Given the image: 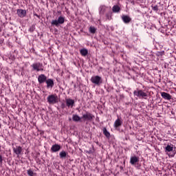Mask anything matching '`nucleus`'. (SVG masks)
Returning a JSON list of instances; mask_svg holds the SVG:
<instances>
[{
	"instance_id": "33",
	"label": "nucleus",
	"mask_w": 176,
	"mask_h": 176,
	"mask_svg": "<svg viewBox=\"0 0 176 176\" xmlns=\"http://www.w3.org/2000/svg\"><path fill=\"white\" fill-rule=\"evenodd\" d=\"M62 108L64 109V108H65V104H62Z\"/></svg>"
},
{
	"instance_id": "18",
	"label": "nucleus",
	"mask_w": 176,
	"mask_h": 176,
	"mask_svg": "<svg viewBox=\"0 0 176 176\" xmlns=\"http://www.w3.org/2000/svg\"><path fill=\"white\" fill-rule=\"evenodd\" d=\"M113 13H119L120 12V7L118 5H115L112 8Z\"/></svg>"
},
{
	"instance_id": "32",
	"label": "nucleus",
	"mask_w": 176,
	"mask_h": 176,
	"mask_svg": "<svg viewBox=\"0 0 176 176\" xmlns=\"http://www.w3.org/2000/svg\"><path fill=\"white\" fill-rule=\"evenodd\" d=\"M120 168L122 170V171H124V168L123 166H120Z\"/></svg>"
},
{
	"instance_id": "8",
	"label": "nucleus",
	"mask_w": 176,
	"mask_h": 176,
	"mask_svg": "<svg viewBox=\"0 0 176 176\" xmlns=\"http://www.w3.org/2000/svg\"><path fill=\"white\" fill-rule=\"evenodd\" d=\"M12 150L14 153H15V155H16L17 156H20V155H21V153L23 152V148L20 146L12 147Z\"/></svg>"
},
{
	"instance_id": "23",
	"label": "nucleus",
	"mask_w": 176,
	"mask_h": 176,
	"mask_svg": "<svg viewBox=\"0 0 176 176\" xmlns=\"http://www.w3.org/2000/svg\"><path fill=\"white\" fill-rule=\"evenodd\" d=\"M80 119H82V118H80L78 115H73L72 116V120H74V122H80Z\"/></svg>"
},
{
	"instance_id": "13",
	"label": "nucleus",
	"mask_w": 176,
	"mask_h": 176,
	"mask_svg": "<svg viewBox=\"0 0 176 176\" xmlns=\"http://www.w3.org/2000/svg\"><path fill=\"white\" fill-rule=\"evenodd\" d=\"M60 149H61V146H60V144H55L52 146L51 152H52V153H54L56 152L60 151Z\"/></svg>"
},
{
	"instance_id": "7",
	"label": "nucleus",
	"mask_w": 176,
	"mask_h": 176,
	"mask_svg": "<svg viewBox=\"0 0 176 176\" xmlns=\"http://www.w3.org/2000/svg\"><path fill=\"white\" fill-rule=\"evenodd\" d=\"M65 102L67 108H74L75 107V100L74 99L66 98Z\"/></svg>"
},
{
	"instance_id": "22",
	"label": "nucleus",
	"mask_w": 176,
	"mask_h": 176,
	"mask_svg": "<svg viewBox=\"0 0 176 176\" xmlns=\"http://www.w3.org/2000/svg\"><path fill=\"white\" fill-rule=\"evenodd\" d=\"M105 9H107V7H105V6H100L99 8L100 14H104V13H105Z\"/></svg>"
},
{
	"instance_id": "24",
	"label": "nucleus",
	"mask_w": 176,
	"mask_h": 176,
	"mask_svg": "<svg viewBox=\"0 0 176 176\" xmlns=\"http://www.w3.org/2000/svg\"><path fill=\"white\" fill-rule=\"evenodd\" d=\"M89 31L90 34H96V32L97 31V28H96V27H94V26H90L89 28Z\"/></svg>"
},
{
	"instance_id": "2",
	"label": "nucleus",
	"mask_w": 176,
	"mask_h": 176,
	"mask_svg": "<svg viewBox=\"0 0 176 176\" xmlns=\"http://www.w3.org/2000/svg\"><path fill=\"white\" fill-rule=\"evenodd\" d=\"M133 95L138 97V98H144V100H146V98L148 97V94L141 89L135 90L133 91Z\"/></svg>"
},
{
	"instance_id": "1",
	"label": "nucleus",
	"mask_w": 176,
	"mask_h": 176,
	"mask_svg": "<svg viewBox=\"0 0 176 176\" xmlns=\"http://www.w3.org/2000/svg\"><path fill=\"white\" fill-rule=\"evenodd\" d=\"M65 23V18L63 16H60L58 19H54L51 22V25L55 27H60L61 24H64Z\"/></svg>"
},
{
	"instance_id": "3",
	"label": "nucleus",
	"mask_w": 176,
	"mask_h": 176,
	"mask_svg": "<svg viewBox=\"0 0 176 176\" xmlns=\"http://www.w3.org/2000/svg\"><path fill=\"white\" fill-rule=\"evenodd\" d=\"M32 68V71H36V72H39V71H45V67H43V64L37 62L31 65Z\"/></svg>"
},
{
	"instance_id": "29",
	"label": "nucleus",
	"mask_w": 176,
	"mask_h": 176,
	"mask_svg": "<svg viewBox=\"0 0 176 176\" xmlns=\"http://www.w3.org/2000/svg\"><path fill=\"white\" fill-rule=\"evenodd\" d=\"M163 54H164V52H159L157 54V56H163Z\"/></svg>"
},
{
	"instance_id": "5",
	"label": "nucleus",
	"mask_w": 176,
	"mask_h": 176,
	"mask_svg": "<svg viewBox=\"0 0 176 176\" xmlns=\"http://www.w3.org/2000/svg\"><path fill=\"white\" fill-rule=\"evenodd\" d=\"M91 82L96 86H100L102 83V78L100 76H95L91 78Z\"/></svg>"
},
{
	"instance_id": "30",
	"label": "nucleus",
	"mask_w": 176,
	"mask_h": 176,
	"mask_svg": "<svg viewBox=\"0 0 176 176\" xmlns=\"http://www.w3.org/2000/svg\"><path fill=\"white\" fill-rule=\"evenodd\" d=\"M33 14L34 16H36V17H37L38 19H41V16L38 15V14L34 13Z\"/></svg>"
},
{
	"instance_id": "12",
	"label": "nucleus",
	"mask_w": 176,
	"mask_h": 176,
	"mask_svg": "<svg viewBox=\"0 0 176 176\" xmlns=\"http://www.w3.org/2000/svg\"><path fill=\"white\" fill-rule=\"evenodd\" d=\"M45 83L47 85V89H53V86H54V81L53 80V79H47Z\"/></svg>"
},
{
	"instance_id": "27",
	"label": "nucleus",
	"mask_w": 176,
	"mask_h": 176,
	"mask_svg": "<svg viewBox=\"0 0 176 176\" xmlns=\"http://www.w3.org/2000/svg\"><path fill=\"white\" fill-rule=\"evenodd\" d=\"M152 9L155 12H157V10H159V8H158L157 6H155L152 7Z\"/></svg>"
},
{
	"instance_id": "26",
	"label": "nucleus",
	"mask_w": 176,
	"mask_h": 176,
	"mask_svg": "<svg viewBox=\"0 0 176 176\" xmlns=\"http://www.w3.org/2000/svg\"><path fill=\"white\" fill-rule=\"evenodd\" d=\"M30 32H34L35 31V25H32L29 29Z\"/></svg>"
},
{
	"instance_id": "19",
	"label": "nucleus",
	"mask_w": 176,
	"mask_h": 176,
	"mask_svg": "<svg viewBox=\"0 0 176 176\" xmlns=\"http://www.w3.org/2000/svg\"><path fill=\"white\" fill-rule=\"evenodd\" d=\"M166 152H173L174 149V145L173 144H168L166 147Z\"/></svg>"
},
{
	"instance_id": "37",
	"label": "nucleus",
	"mask_w": 176,
	"mask_h": 176,
	"mask_svg": "<svg viewBox=\"0 0 176 176\" xmlns=\"http://www.w3.org/2000/svg\"><path fill=\"white\" fill-rule=\"evenodd\" d=\"M107 16L109 18L108 15H107Z\"/></svg>"
},
{
	"instance_id": "10",
	"label": "nucleus",
	"mask_w": 176,
	"mask_h": 176,
	"mask_svg": "<svg viewBox=\"0 0 176 176\" xmlns=\"http://www.w3.org/2000/svg\"><path fill=\"white\" fill-rule=\"evenodd\" d=\"M46 80H47V77L45 74H40L38 77V82L40 85H42V83L46 82Z\"/></svg>"
},
{
	"instance_id": "16",
	"label": "nucleus",
	"mask_w": 176,
	"mask_h": 176,
	"mask_svg": "<svg viewBox=\"0 0 176 176\" xmlns=\"http://www.w3.org/2000/svg\"><path fill=\"white\" fill-rule=\"evenodd\" d=\"M161 96L164 100H170L172 98L171 95H170V94H168L167 92H161Z\"/></svg>"
},
{
	"instance_id": "35",
	"label": "nucleus",
	"mask_w": 176,
	"mask_h": 176,
	"mask_svg": "<svg viewBox=\"0 0 176 176\" xmlns=\"http://www.w3.org/2000/svg\"><path fill=\"white\" fill-rule=\"evenodd\" d=\"M2 32V29L0 28V32Z\"/></svg>"
},
{
	"instance_id": "15",
	"label": "nucleus",
	"mask_w": 176,
	"mask_h": 176,
	"mask_svg": "<svg viewBox=\"0 0 176 176\" xmlns=\"http://www.w3.org/2000/svg\"><path fill=\"white\" fill-rule=\"evenodd\" d=\"M122 20L124 24H129L131 21V18L129 15H123L122 16Z\"/></svg>"
},
{
	"instance_id": "6",
	"label": "nucleus",
	"mask_w": 176,
	"mask_h": 176,
	"mask_svg": "<svg viewBox=\"0 0 176 176\" xmlns=\"http://www.w3.org/2000/svg\"><path fill=\"white\" fill-rule=\"evenodd\" d=\"M94 116L89 112H87L86 113L83 114L81 117V119H83L84 121L86 122H91L92 119H94Z\"/></svg>"
},
{
	"instance_id": "4",
	"label": "nucleus",
	"mask_w": 176,
	"mask_h": 176,
	"mask_svg": "<svg viewBox=\"0 0 176 176\" xmlns=\"http://www.w3.org/2000/svg\"><path fill=\"white\" fill-rule=\"evenodd\" d=\"M47 101L51 104H57L58 102V97L54 94L50 95L47 98Z\"/></svg>"
},
{
	"instance_id": "36",
	"label": "nucleus",
	"mask_w": 176,
	"mask_h": 176,
	"mask_svg": "<svg viewBox=\"0 0 176 176\" xmlns=\"http://www.w3.org/2000/svg\"><path fill=\"white\" fill-rule=\"evenodd\" d=\"M69 120H71V118H69Z\"/></svg>"
},
{
	"instance_id": "11",
	"label": "nucleus",
	"mask_w": 176,
	"mask_h": 176,
	"mask_svg": "<svg viewBox=\"0 0 176 176\" xmlns=\"http://www.w3.org/2000/svg\"><path fill=\"white\" fill-rule=\"evenodd\" d=\"M140 162V158L135 155L131 157L130 158V164L132 166H135V164H137Z\"/></svg>"
},
{
	"instance_id": "31",
	"label": "nucleus",
	"mask_w": 176,
	"mask_h": 176,
	"mask_svg": "<svg viewBox=\"0 0 176 176\" xmlns=\"http://www.w3.org/2000/svg\"><path fill=\"white\" fill-rule=\"evenodd\" d=\"M1 43H3V39L0 38V45H1Z\"/></svg>"
},
{
	"instance_id": "34",
	"label": "nucleus",
	"mask_w": 176,
	"mask_h": 176,
	"mask_svg": "<svg viewBox=\"0 0 176 176\" xmlns=\"http://www.w3.org/2000/svg\"><path fill=\"white\" fill-rule=\"evenodd\" d=\"M171 157H174V154H173V155H171Z\"/></svg>"
},
{
	"instance_id": "28",
	"label": "nucleus",
	"mask_w": 176,
	"mask_h": 176,
	"mask_svg": "<svg viewBox=\"0 0 176 176\" xmlns=\"http://www.w3.org/2000/svg\"><path fill=\"white\" fill-rule=\"evenodd\" d=\"M3 162V158L2 157V155H0V166H2Z\"/></svg>"
},
{
	"instance_id": "25",
	"label": "nucleus",
	"mask_w": 176,
	"mask_h": 176,
	"mask_svg": "<svg viewBox=\"0 0 176 176\" xmlns=\"http://www.w3.org/2000/svg\"><path fill=\"white\" fill-rule=\"evenodd\" d=\"M28 175L29 176H36V173H34L32 169H29L27 170Z\"/></svg>"
},
{
	"instance_id": "14",
	"label": "nucleus",
	"mask_w": 176,
	"mask_h": 176,
	"mask_svg": "<svg viewBox=\"0 0 176 176\" xmlns=\"http://www.w3.org/2000/svg\"><path fill=\"white\" fill-rule=\"evenodd\" d=\"M123 124V121H122V118H118V119L114 122L113 127L115 129H118V127H120Z\"/></svg>"
},
{
	"instance_id": "9",
	"label": "nucleus",
	"mask_w": 176,
	"mask_h": 176,
	"mask_svg": "<svg viewBox=\"0 0 176 176\" xmlns=\"http://www.w3.org/2000/svg\"><path fill=\"white\" fill-rule=\"evenodd\" d=\"M16 13L19 17H21V19H23L27 16V10H25L18 9Z\"/></svg>"
},
{
	"instance_id": "21",
	"label": "nucleus",
	"mask_w": 176,
	"mask_h": 176,
	"mask_svg": "<svg viewBox=\"0 0 176 176\" xmlns=\"http://www.w3.org/2000/svg\"><path fill=\"white\" fill-rule=\"evenodd\" d=\"M59 156L60 159H65V157H67V152L65 151H62L59 153Z\"/></svg>"
},
{
	"instance_id": "17",
	"label": "nucleus",
	"mask_w": 176,
	"mask_h": 176,
	"mask_svg": "<svg viewBox=\"0 0 176 176\" xmlns=\"http://www.w3.org/2000/svg\"><path fill=\"white\" fill-rule=\"evenodd\" d=\"M80 54L83 57H86V56H87V54H89V51L87 50V49L83 48L80 50Z\"/></svg>"
},
{
	"instance_id": "20",
	"label": "nucleus",
	"mask_w": 176,
	"mask_h": 176,
	"mask_svg": "<svg viewBox=\"0 0 176 176\" xmlns=\"http://www.w3.org/2000/svg\"><path fill=\"white\" fill-rule=\"evenodd\" d=\"M103 134L104 135H105V137H107V138H111V133H109V131H108V130H107V128H103Z\"/></svg>"
}]
</instances>
